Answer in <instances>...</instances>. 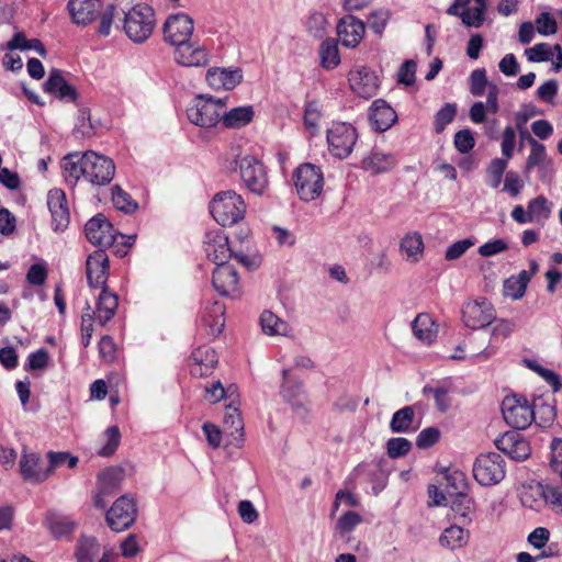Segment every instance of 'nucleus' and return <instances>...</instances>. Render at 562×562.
Segmentation results:
<instances>
[{"instance_id":"15","label":"nucleus","mask_w":562,"mask_h":562,"mask_svg":"<svg viewBox=\"0 0 562 562\" xmlns=\"http://www.w3.org/2000/svg\"><path fill=\"white\" fill-rule=\"evenodd\" d=\"M194 31L192 18L186 13L170 14L164 23V38L175 47L188 42Z\"/></svg>"},{"instance_id":"1","label":"nucleus","mask_w":562,"mask_h":562,"mask_svg":"<svg viewBox=\"0 0 562 562\" xmlns=\"http://www.w3.org/2000/svg\"><path fill=\"white\" fill-rule=\"evenodd\" d=\"M64 176L69 184L75 186L80 178L93 186H104L111 182L115 173L112 159L95 151H86L80 158L77 153L63 158Z\"/></svg>"},{"instance_id":"19","label":"nucleus","mask_w":562,"mask_h":562,"mask_svg":"<svg viewBox=\"0 0 562 562\" xmlns=\"http://www.w3.org/2000/svg\"><path fill=\"white\" fill-rule=\"evenodd\" d=\"M85 232L88 240L100 247H109L115 240L116 232L102 214L90 218L85 226Z\"/></svg>"},{"instance_id":"32","label":"nucleus","mask_w":562,"mask_h":562,"mask_svg":"<svg viewBox=\"0 0 562 562\" xmlns=\"http://www.w3.org/2000/svg\"><path fill=\"white\" fill-rule=\"evenodd\" d=\"M414 336L423 344L430 345L438 335V326L427 313L418 314L412 323Z\"/></svg>"},{"instance_id":"7","label":"nucleus","mask_w":562,"mask_h":562,"mask_svg":"<svg viewBox=\"0 0 562 562\" xmlns=\"http://www.w3.org/2000/svg\"><path fill=\"white\" fill-rule=\"evenodd\" d=\"M562 492L558 484H530L522 486L520 502L524 507L540 510L543 506H550L554 512L562 514Z\"/></svg>"},{"instance_id":"27","label":"nucleus","mask_w":562,"mask_h":562,"mask_svg":"<svg viewBox=\"0 0 562 562\" xmlns=\"http://www.w3.org/2000/svg\"><path fill=\"white\" fill-rule=\"evenodd\" d=\"M207 85L215 90H232L241 82L239 69L210 68L206 72Z\"/></svg>"},{"instance_id":"38","label":"nucleus","mask_w":562,"mask_h":562,"mask_svg":"<svg viewBox=\"0 0 562 562\" xmlns=\"http://www.w3.org/2000/svg\"><path fill=\"white\" fill-rule=\"evenodd\" d=\"M45 524L57 539L72 533L76 528L74 520L56 513H48L45 517Z\"/></svg>"},{"instance_id":"12","label":"nucleus","mask_w":562,"mask_h":562,"mask_svg":"<svg viewBox=\"0 0 562 562\" xmlns=\"http://www.w3.org/2000/svg\"><path fill=\"white\" fill-rule=\"evenodd\" d=\"M240 178L246 188L255 194L261 195L268 188L266 167L259 158L246 154L239 161Z\"/></svg>"},{"instance_id":"17","label":"nucleus","mask_w":562,"mask_h":562,"mask_svg":"<svg viewBox=\"0 0 562 562\" xmlns=\"http://www.w3.org/2000/svg\"><path fill=\"white\" fill-rule=\"evenodd\" d=\"M283 398L291 404L293 412L301 418L308 413V402L306 400L302 383L290 375L289 370H283V383L281 386Z\"/></svg>"},{"instance_id":"2","label":"nucleus","mask_w":562,"mask_h":562,"mask_svg":"<svg viewBox=\"0 0 562 562\" xmlns=\"http://www.w3.org/2000/svg\"><path fill=\"white\" fill-rule=\"evenodd\" d=\"M86 274L91 288L101 289L94 314L100 325L104 326L112 319L119 305L117 296L106 289L109 258L104 250L99 249L88 256Z\"/></svg>"},{"instance_id":"29","label":"nucleus","mask_w":562,"mask_h":562,"mask_svg":"<svg viewBox=\"0 0 562 562\" xmlns=\"http://www.w3.org/2000/svg\"><path fill=\"white\" fill-rule=\"evenodd\" d=\"M498 94V87L495 83H491L487 90L486 102L477 101L472 104L469 116L474 124L484 123L486 121V113L495 114L499 111Z\"/></svg>"},{"instance_id":"51","label":"nucleus","mask_w":562,"mask_h":562,"mask_svg":"<svg viewBox=\"0 0 562 562\" xmlns=\"http://www.w3.org/2000/svg\"><path fill=\"white\" fill-rule=\"evenodd\" d=\"M306 30L314 37H322L328 26L327 16L318 11H313L306 19Z\"/></svg>"},{"instance_id":"55","label":"nucleus","mask_w":562,"mask_h":562,"mask_svg":"<svg viewBox=\"0 0 562 562\" xmlns=\"http://www.w3.org/2000/svg\"><path fill=\"white\" fill-rule=\"evenodd\" d=\"M112 201L117 210L125 213H132L138 206L132 196L122 190L119 186H115L112 189Z\"/></svg>"},{"instance_id":"25","label":"nucleus","mask_w":562,"mask_h":562,"mask_svg":"<svg viewBox=\"0 0 562 562\" xmlns=\"http://www.w3.org/2000/svg\"><path fill=\"white\" fill-rule=\"evenodd\" d=\"M364 24L353 15H346L337 24V33L344 46L353 48L363 38Z\"/></svg>"},{"instance_id":"48","label":"nucleus","mask_w":562,"mask_h":562,"mask_svg":"<svg viewBox=\"0 0 562 562\" xmlns=\"http://www.w3.org/2000/svg\"><path fill=\"white\" fill-rule=\"evenodd\" d=\"M508 160L503 158H494L487 166L486 177L487 184L496 189L502 182L503 175L507 168Z\"/></svg>"},{"instance_id":"20","label":"nucleus","mask_w":562,"mask_h":562,"mask_svg":"<svg viewBox=\"0 0 562 562\" xmlns=\"http://www.w3.org/2000/svg\"><path fill=\"white\" fill-rule=\"evenodd\" d=\"M47 206L52 214V227L55 232H64L70 221L66 194L60 189H52L47 194Z\"/></svg>"},{"instance_id":"52","label":"nucleus","mask_w":562,"mask_h":562,"mask_svg":"<svg viewBox=\"0 0 562 562\" xmlns=\"http://www.w3.org/2000/svg\"><path fill=\"white\" fill-rule=\"evenodd\" d=\"M47 459H48V463H49L48 468H47V471H49V476L57 468L67 465L68 468L72 469L78 464V458L75 456H71L69 452L49 451L47 453Z\"/></svg>"},{"instance_id":"26","label":"nucleus","mask_w":562,"mask_h":562,"mask_svg":"<svg viewBox=\"0 0 562 562\" xmlns=\"http://www.w3.org/2000/svg\"><path fill=\"white\" fill-rule=\"evenodd\" d=\"M369 119L375 131L385 132L395 124L397 115L390 104L382 99H378L370 106Z\"/></svg>"},{"instance_id":"33","label":"nucleus","mask_w":562,"mask_h":562,"mask_svg":"<svg viewBox=\"0 0 562 562\" xmlns=\"http://www.w3.org/2000/svg\"><path fill=\"white\" fill-rule=\"evenodd\" d=\"M254 115L255 111L251 105L237 106L226 111V104L224 103L221 122L227 128H240L250 123Z\"/></svg>"},{"instance_id":"37","label":"nucleus","mask_w":562,"mask_h":562,"mask_svg":"<svg viewBox=\"0 0 562 562\" xmlns=\"http://www.w3.org/2000/svg\"><path fill=\"white\" fill-rule=\"evenodd\" d=\"M100 553V544L93 537L81 536L75 550L77 562H94Z\"/></svg>"},{"instance_id":"36","label":"nucleus","mask_w":562,"mask_h":562,"mask_svg":"<svg viewBox=\"0 0 562 562\" xmlns=\"http://www.w3.org/2000/svg\"><path fill=\"white\" fill-rule=\"evenodd\" d=\"M260 325L262 331L269 336H290L291 326L271 311H263L260 315Z\"/></svg>"},{"instance_id":"59","label":"nucleus","mask_w":562,"mask_h":562,"mask_svg":"<svg viewBox=\"0 0 562 562\" xmlns=\"http://www.w3.org/2000/svg\"><path fill=\"white\" fill-rule=\"evenodd\" d=\"M322 117V110L317 102H310L304 111V124L312 134L318 131V123Z\"/></svg>"},{"instance_id":"50","label":"nucleus","mask_w":562,"mask_h":562,"mask_svg":"<svg viewBox=\"0 0 562 562\" xmlns=\"http://www.w3.org/2000/svg\"><path fill=\"white\" fill-rule=\"evenodd\" d=\"M94 312L95 308L92 310L91 306L87 303L86 308L81 315V344L83 347H88L91 342L93 335V321L100 325V323L97 321Z\"/></svg>"},{"instance_id":"18","label":"nucleus","mask_w":562,"mask_h":562,"mask_svg":"<svg viewBox=\"0 0 562 562\" xmlns=\"http://www.w3.org/2000/svg\"><path fill=\"white\" fill-rule=\"evenodd\" d=\"M348 81L351 90L364 99L375 95L379 89L378 76L366 66H358L350 70Z\"/></svg>"},{"instance_id":"21","label":"nucleus","mask_w":562,"mask_h":562,"mask_svg":"<svg viewBox=\"0 0 562 562\" xmlns=\"http://www.w3.org/2000/svg\"><path fill=\"white\" fill-rule=\"evenodd\" d=\"M495 445L498 450L516 461H524L531 453L529 442L516 431L505 432L495 440Z\"/></svg>"},{"instance_id":"23","label":"nucleus","mask_w":562,"mask_h":562,"mask_svg":"<svg viewBox=\"0 0 562 562\" xmlns=\"http://www.w3.org/2000/svg\"><path fill=\"white\" fill-rule=\"evenodd\" d=\"M214 289L225 296H236L239 293L238 274L234 267L225 263L218 265L212 277Z\"/></svg>"},{"instance_id":"58","label":"nucleus","mask_w":562,"mask_h":562,"mask_svg":"<svg viewBox=\"0 0 562 562\" xmlns=\"http://www.w3.org/2000/svg\"><path fill=\"white\" fill-rule=\"evenodd\" d=\"M412 449V442L403 437L391 438L386 442L387 454L392 459L406 456Z\"/></svg>"},{"instance_id":"34","label":"nucleus","mask_w":562,"mask_h":562,"mask_svg":"<svg viewBox=\"0 0 562 562\" xmlns=\"http://www.w3.org/2000/svg\"><path fill=\"white\" fill-rule=\"evenodd\" d=\"M470 540V531L460 526L452 525L441 532L439 544L448 550L454 551L464 548Z\"/></svg>"},{"instance_id":"14","label":"nucleus","mask_w":562,"mask_h":562,"mask_svg":"<svg viewBox=\"0 0 562 562\" xmlns=\"http://www.w3.org/2000/svg\"><path fill=\"white\" fill-rule=\"evenodd\" d=\"M136 515L135 499L128 495H123L106 512L105 518L109 527L113 531L120 532L133 525Z\"/></svg>"},{"instance_id":"39","label":"nucleus","mask_w":562,"mask_h":562,"mask_svg":"<svg viewBox=\"0 0 562 562\" xmlns=\"http://www.w3.org/2000/svg\"><path fill=\"white\" fill-rule=\"evenodd\" d=\"M402 254L412 262H417L424 250L422 235L417 232L406 234L400 245Z\"/></svg>"},{"instance_id":"28","label":"nucleus","mask_w":562,"mask_h":562,"mask_svg":"<svg viewBox=\"0 0 562 562\" xmlns=\"http://www.w3.org/2000/svg\"><path fill=\"white\" fill-rule=\"evenodd\" d=\"M217 363V356L213 348L203 346L192 352L190 372L194 376L203 378L212 373Z\"/></svg>"},{"instance_id":"30","label":"nucleus","mask_w":562,"mask_h":562,"mask_svg":"<svg viewBox=\"0 0 562 562\" xmlns=\"http://www.w3.org/2000/svg\"><path fill=\"white\" fill-rule=\"evenodd\" d=\"M397 164L393 154L372 149L361 161V168L372 175H379L392 170Z\"/></svg>"},{"instance_id":"16","label":"nucleus","mask_w":562,"mask_h":562,"mask_svg":"<svg viewBox=\"0 0 562 562\" xmlns=\"http://www.w3.org/2000/svg\"><path fill=\"white\" fill-rule=\"evenodd\" d=\"M173 58L183 67H205L210 63V52L205 46L189 40L175 47Z\"/></svg>"},{"instance_id":"13","label":"nucleus","mask_w":562,"mask_h":562,"mask_svg":"<svg viewBox=\"0 0 562 562\" xmlns=\"http://www.w3.org/2000/svg\"><path fill=\"white\" fill-rule=\"evenodd\" d=\"M495 318L496 311L493 304L484 297L468 301L462 307V321L469 328H484Z\"/></svg>"},{"instance_id":"40","label":"nucleus","mask_w":562,"mask_h":562,"mask_svg":"<svg viewBox=\"0 0 562 562\" xmlns=\"http://www.w3.org/2000/svg\"><path fill=\"white\" fill-rule=\"evenodd\" d=\"M124 472L120 468H108L98 475V488L101 493L113 494L120 486Z\"/></svg>"},{"instance_id":"47","label":"nucleus","mask_w":562,"mask_h":562,"mask_svg":"<svg viewBox=\"0 0 562 562\" xmlns=\"http://www.w3.org/2000/svg\"><path fill=\"white\" fill-rule=\"evenodd\" d=\"M74 133L76 137L81 138L91 137L94 134V125L91 122L89 109L78 110Z\"/></svg>"},{"instance_id":"57","label":"nucleus","mask_w":562,"mask_h":562,"mask_svg":"<svg viewBox=\"0 0 562 562\" xmlns=\"http://www.w3.org/2000/svg\"><path fill=\"white\" fill-rule=\"evenodd\" d=\"M550 449V467L554 473L559 474L560 485H558V488L561 491L562 494V439L554 438L551 441Z\"/></svg>"},{"instance_id":"60","label":"nucleus","mask_w":562,"mask_h":562,"mask_svg":"<svg viewBox=\"0 0 562 562\" xmlns=\"http://www.w3.org/2000/svg\"><path fill=\"white\" fill-rule=\"evenodd\" d=\"M491 83L487 81L485 69H475L470 76V92L475 97H481Z\"/></svg>"},{"instance_id":"5","label":"nucleus","mask_w":562,"mask_h":562,"mask_svg":"<svg viewBox=\"0 0 562 562\" xmlns=\"http://www.w3.org/2000/svg\"><path fill=\"white\" fill-rule=\"evenodd\" d=\"M156 25L155 11L147 4H136L124 16V32L137 44L146 42Z\"/></svg>"},{"instance_id":"6","label":"nucleus","mask_w":562,"mask_h":562,"mask_svg":"<svg viewBox=\"0 0 562 562\" xmlns=\"http://www.w3.org/2000/svg\"><path fill=\"white\" fill-rule=\"evenodd\" d=\"M224 109V99L214 98L209 94H199L192 99L188 109V120L202 128H210L221 122Z\"/></svg>"},{"instance_id":"62","label":"nucleus","mask_w":562,"mask_h":562,"mask_svg":"<svg viewBox=\"0 0 562 562\" xmlns=\"http://www.w3.org/2000/svg\"><path fill=\"white\" fill-rule=\"evenodd\" d=\"M516 146V132L513 126L507 125L502 135L501 150L503 159L509 160L514 156Z\"/></svg>"},{"instance_id":"64","label":"nucleus","mask_w":562,"mask_h":562,"mask_svg":"<svg viewBox=\"0 0 562 562\" xmlns=\"http://www.w3.org/2000/svg\"><path fill=\"white\" fill-rule=\"evenodd\" d=\"M454 146L461 154H467L475 146V139L472 132L468 128L461 130L454 135Z\"/></svg>"},{"instance_id":"45","label":"nucleus","mask_w":562,"mask_h":562,"mask_svg":"<svg viewBox=\"0 0 562 562\" xmlns=\"http://www.w3.org/2000/svg\"><path fill=\"white\" fill-rule=\"evenodd\" d=\"M527 206L532 222L543 223L550 217L551 204L543 195L530 200Z\"/></svg>"},{"instance_id":"10","label":"nucleus","mask_w":562,"mask_h":562,"mask_svg":"<svg viewBox=\"0 0 562 562\" xmlns=\"http://www.w3.org/2000/svg\"><path fill=\"white\" fill-rule=\"evenodd\" d=\"M294 186L303 201H313L322 193L324 186L323 172L315 165L303 164L295 170Z\"/></svg>"},{"instance_id":"35","label":"nucleus","mask_w":562,"mask_h":562,"mask_svg":"<svg viewBox=\"0 0 562 562\" xmlns=\"http://www.w3.org/2000/svg\"><path fill=\"white\" fill-rule=\"evenodd\" d=\"M225 306L223 303L215 301L210 306L205 307L202 321L210 335L217 336L222 333L225 326Z\"/></svg>"},{"instance_id":"44","label":"nucleus","mask_w":562,"mask_h":562,"mask_svg":"<svg viewBox=\"0 0 562 562\" xmlns=\"http://www.w3.org/2000/svg\"><path fill=\"white\" fill-rule=\"evenodd\" d=\"M8 49L36 50L41 56L46 55V49L40 40H27L23 33H16L7 44Z\"/></svg>"},{"instance_id":"53","label":"nucleus","mask_w":562,"mask_h":562,"mask_svg":"<svg viewBox=\"0 0 562 562\" xmlns=\"http://www.w3.org/2000/svg\"><path fill=\"white\" fill-rule=\"evenodd\" d=\"M361 522L362 517L358 513L349 510L339 517L336 524V530L341 537H346Z\"/></svg>"},{"instance_id":"54","label":"nucleus","mask_w":562,"mask_h":562,"mask_svg":"<svg viewBox=\"0 0 562 562\" xmlns=\"http://www.w3.org/2000/svg\"><path fill=\"white\" fill-rule=\"evenodd\" d=\"M457 114V106L452 103L445 104L435 115L434 128L437 134L443 132L446 126L450 124Z\"/></svg>"},{"instance_id":"46","label":"nucleus","mask_w":562,"mask_h":562,"mask_svg":"<svg viewBox=\"0 0 562 562\" xmlns=\"http://www.w3.org/2000/svg\"><path fill=\"white\" fill-rule=\"evenodd\" d=\"M475 5L471 8V12H465L463 15V24L468 27L479 29L483 25L485 20V12L487 10V0H474Z\"/></svg>"},{"instance_id":"31","label":"nucleus","mask_w":562,"mask_h":562,"mask_svg":"<svg viewBox=\"0 0 562 562\" xmlns=\"http://www.w3.org/2000/svg\"><path fill=\"white\" fill-rule=\"evenodd\" d=\"M45 91L60 100L75 101L77 99L76 89L56 69L50 71L45 82Z\"/></svg>"},{"instance_id":"11","label":"nucleus","mask_w":562,"mask_h":562,"mask_svg":"<svg viewBox=\"0 0 562 562\" xmlns=\"http://www.w3.org/2000/svg\"><path fill=\"white\" fill-rule=\"evenodd\" d=\"M504 420L516 429H525L531 425L536 415L532 406L526 397L510 395L502 402Z\"/></svg>"},{"instance_id":"24","label":"nucleus","mask_w":562,"mask_h":562,"mask_svg":"<svg viewBox=\"0 0 562 562\" xmlns=\"http://www.w3.org/2000/svg\"><path fill=\"white\" fill-rule=\"evenodd\" d=\"M204 246L207 258L213 261L216 267L227 263V260L232 257L228 238L221 231L207 233L205 235Z\"/></svg>"},{"instance_id":"56","label":"nucleus","mask_w":562,"mask_h":562,"mask_svg":"<svg viewBox=\"0 0 562 562\" xmlns=\"http://www.w3.org/2000/svg\"><path fill=\"white\" fill-rule=\"evenodd\" d=\"M224 426L225 429L228 430L232 436L235 434L241 436L244 425L240 413L236 407H233L232 405H228L226 407L224 415Z\"/></svg>"},{"instance_id":"3","label":"nucleus","mask_w":562,"mask_h":562,"mask_svg":"<svg viewBox=\"0 0 562 562\" xmlns=\"http://www.w3.org/2000/svg\"><path fill=\"white\" fill-rule=\"evenodd\" d=\"M70 20L78 26H87L99 19L97 32L102 36L111 33L116 7L102 0H68Z\"/></svg>"},{"instance_id":"61","label":"nucleus","mask_w":562,"mask_h":562,"mask_svg":"<svg viewBox=\"0 0 562 562\" xmlns=\"http://www.w3.org/2000/svg\"><path fill=\"white\" fill-rule=\"evenodd\" d=\"M104 435L106 437V443L99 450V454L110 457L119 447L121 432L117 426H111L105 430Z\"/></svg>"},{"instance_id":"4","label":"nucleus","mask_w":562,"mask_h":562,"mask_svg":"<svg viewBox=\"0 0 562 562\" xmlns=\"http://www.w3.org/2000/svg\"><path fill=\"white\" fill-rule=\"evenodd\" d=\"M210 212L220 225L232 226L244 218L246 204L241 195L235 191H222L212 199Z\"/></svg>"},{"instance_id":"41","label":"nucleus","mask_w":562,"mask_h":562,"mask_svg":"<svg viewBox=\"0 0 562 562\" xmlns=\"http://www.w3.org/2000/svg\"><path fill=\"white\" fill-rule=\"evenodd\" d=\"M527 142L530 146V153L527 157L525 165V172H530L533 168L543 165L546 161L550 160L547 155V150L543 144L538 142L531 135L527 134Z\"/></svg>"},{"instance_id":"63","label":"nucleus","mask_w":562,"mask_h":562,"mask_svg":"<svg viewBox=\"0 0 562 562\" xmlns=\"http://www.w3.org/2000/svg\"><path fill=\"white\" fill-rule=\"evenodd\" d=\"M527 59L532 63L549 60L553 57L552 48L546 43H539L525 50Z\"/></svg>"},{"instance_id":"49","label":"nucleus","mask_w":562,"mask_h":562,"mask_svg":"<svg viewBox=\"0 0 562 562\" xmlns=\"http://www.w3.org/2000/svg\"><path fill=\"white\" fill-rule=\"evenodd\" d=\"M443 480L451 494H462L467 488V476L462 471L446 469L443 471Z\"/></svg>"},{"instance_id":"42","label":"nucleus","mask_w":562,"mask_h":562,"mask_svg":"<svg viewBox=\"0 0 562 562\" xmlns=\"http://www.w3.org/2000/svg\"><path fill=\"white\" fill-rule=\"evenodd\" d=\"M321 64L325 69H334L340 64L338 44L334 38H327L319 46Z\"/></svg>"},{"instance_id":"22","label":"nucleus","mask_w":562,"mask_h":562,"mask_svg":"<svg viewBox=\"0 0 562 562\" xmlns=\"http://www.w3.org/2000/svg\"><path fill=\"white\" fill-rule=\"evenodd\" d=\"M20 473L24 481L42 483L49 477V471L42 468V458L38 453L23 448L20 462Z\"/></svg>"},{"instance_id":"8","label":"nucleus","mask_w":562,"mask_h":562,"mask_svg":"<svg viewBox=\"0 0 562 562\" xmlns=\"http://www.w3.org/2000/svg\"><path fill=\"white\" fill-rule=\"evenodd\" d=\"M357 139V130L349 123L336 122L327 130L328 150L336 158H347L352 153Z\"/></svg>"},{"instance_id":"43","label":"nucleus","mask_w":562,"mask_h":562,"mask_svg":"<svg viewBox=\"0 0 562 562\" xmlns=\"http://www.w3.org/2000/svg\"><path fill=\"white\" fill-rule=\"evenodd\" d=\"M415 417L414 409L405 406L396 411L391 419L390 428L393 432H408L413 430V420Z\"/></svg>"},{"instance_id":"9","label":"nucleus","mask_w":562,"mask_h":562,"mask_svg":"<svg viewBox=\"0 0 562 562\" xmlns=\"http://www.w3.org/2000/svg\"><path fill=\"white\" fill-rule=\"evenodd\" d=\"M505 461L499 453L480 454L473 464V476L482 486H492L505 477Z\"/></svg>"}]
</instances>
